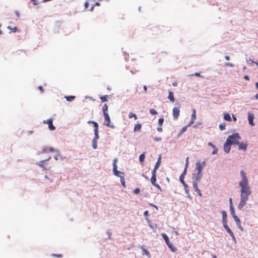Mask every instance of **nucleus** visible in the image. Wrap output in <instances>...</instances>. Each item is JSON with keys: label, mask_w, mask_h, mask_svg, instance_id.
<instances>
[{"label": "nucleus", "mask_w": 258, "mask_h": 258, "mask_svg": "<svg viewBox=\"0 0 258 258\" xmlns=\"http://www.w3.org/2000/svg\"><path fill=\"white\" fill-rule=\"evenodd\" d=\"M93 124L94 127V132L96 130L98 131V124L97 122L96 121H94V122L93 123Z\"/></svg>", "instance_id": "obj_39"}, {"label": "nucleus", "mask_w": 258, "mask_h": 258, "mask_svg": "<svg viewBox=\"0 0 258 258\" xmlns=\"http://www.w3.org/2000/svg\"><path fill=\"white\" fill-rule=\"evenodd\" d=\"M167 245L172 251H175L176 250V248L173 246V244H172L170 242L168 244H167Z\"/></svg>", "instance_id": "obj_35"}, {"label": "nucleus", "mask_w": 258, "mask_h": 258, "mask_svg": "<svg viewBox=\"0 0 258 258\" xmlns=\"http://www.w3.org/2000/svg\"><path fill=\"white\" fill-rule=\"evenodd\" d=\"M143 251L147 256H148L149 257L151 256L150 253L148 250L145 248H143Z\"/></svg>", "instance_id": "obj_38"}, {"label": "nucleus", "mask_w": 258, "mask_h": 258, "mask_svg": "<svg viewBox=\"0 0 258 258\" xmlns=\"http://www.w3.org/2000/svg\"><path fill=\"white\" fill-rule=\"evenodd\" d=\"M38 89H39V90L40 91V92L41 93L43 92V88H42V87L41 86H39L38 87Z\"/></svg>", "instance_id": "obj_54"}, {"label": "nucleus", "mask_w": 258, "mask_h": 258, "mask_svg": "<svg viewBox=\"0 0 258 258\" xmlns=\"http://www.w3.org/2000/svg\"><path fill=\"white\" fill-rule=\"evenodd\" d=\"M194 75L196 76H201L200 74L199 73H196ZM202 77H203V76H201Z\"/></svg>", "instance_id": "obj_58"}, {"label": "nucleus", "mask_w": 258, "mask_h": 258, "mask_svg": "<svg viewBox=\"0 0 258 258\" xmlns=\"http://www.w3.org/2000/svg\"><path fill=\"white\" fill-rule=\"evenodd\" d=\"M120 180L121 185H122L123 187H125L126 185H125V180L123 178V176H122L121 177H120Z\"/></svg>", "instance_id": "obj_34"}, {"label": "nucleus", "mask_w": 258, "mask_h": 258, "mask_svg": "<svg viewBox=\"0 0 258 258\" xmlns=\"http://www.w3.org/2000/svg\"><path fill=\"white\" fill-rule=\"evenodd\" d=\"M225 59L227 60H229L230 59V57L229 56L227 55V56H225Z\"/></svg>", "instance_id": "obj_60"}, {"label": "nucleus", "mask_w": 258, "mask_h": 258, "mask_svg": "<svg viewBox=\"0 0 258 258\" xmlns=\"http://www.w3.org/2000/svg\"><path fill=\"white\" fill-rule=\"evenodd\" d=\"M168 93L169 94L168 98L170 100L171 102H174L175 101V99L174 97L173 93L171 91H169Z\"/></svg>", "instance_id": "obj_18"}, {"label": "nucleus", "mask_w": 258, "mask_h": 258, "mask_svg": "<svg viewBox=\"0 0 258 258\" xmlns=\"http://www.w3.org/2000/svg\"><path fill=\"white\" fill-rule=\"evenodd\" d=\"M208 145L212 147L213 148H215L216 146L213 145L212 143L209 142L208 143Z\"/></svg>", "instance_id": "obj_53"}, {"label": "nucleus", "mask_w": 258, "mask_h": 258, "mask_svg": "<svg viewBox=\"0 0 258 258\" xmlns=\"http://www.w3.org/2000/svg\"><path fill=\"white\" fill-rule=\"evenodd\" d=\"M153 185L154 186H155L156 187H157L158 189H159L160 191L162 190H161V186L159 184H158L157 183H155V184H153Z\"/></svg>", "instance_id": "obj_49"}, {"label": "nucleus", "mask_w": 258, "mask_h": 258, "mask_svg": "<svg viewBox=\"0 0 258 258\" xmlns=\"http://www.w3.org/2000/svg\"><path fill=\"white\" fill-rule=\"evenodd\" d=\"M221 213H222V216L223 225L227 224V213L225 211H222Z\"/></svg>", "instance_id": "obj_13"}, {"label": "nucleus", "mask_w": 258, "mask_h": 258, "mask_svg": "<svg viewBox=\"0 0 258 258\" xmlns=\"http://www.w3.org/2000/svg\"><path fill=\"white\" fill-rule=\"evenodd\" d=\"M239 145L238 146V149L239 150H242L244 151H245L246 150V149H247V144H246V143H239V144H238Z\"/></svg>", "instance_id": "obj_14"}, {"label": "nucleus", "mask_w": 258, "mask_h": 258, "mask_svg": "<svg viewBox=\"0 0 258 258\" xmlns=\"http://www.w3.org/2000/svg\"><path fill=\"white\" fill-rule=\"evenodd\" d=\"M214 151H213V152H212V154H213V155H214V154H217V152H218V149H216V148H214Z\"/></svg>", "instance_id": "obj_52"}, {"label": "nucleus", "mask_w": 258, "mask_h": 258, "mask_svg": "<svg viewBox=\"0 0 258 258\" xmlns=\"http://www.w3.org/2000/svg\"><path fill=\"white\" fill-rule=\"evenodd\" d=\"M241 138L239 136L238 134L235 133L232 135L231 136H230L228 137V138L227 139V140H229V141L230 142V144H234V145H238L239 143V141L240 140Z\"/></svg>", "instance_id": "obj_2"}, {"label": "nucleus", "mask_w": 258, "mask_h": 258, "mask_svg": "<svg viewBox=\"0 0 258 258\" xmlns=\"http://www.w3.org/2000/svg\"><path fill=\"white\" fill-rule=\"evenodd\" d=\"M117 159H115L114 160L113 165H114V164H115V165H116V162H117Z\"/></svg>", "instance_id": "obj_59"}, {"label": "nucleus", "mask_w": 258, "mask_h": 258, "mask_svg": "<svg viewBox=\"0 0 258 258\" xmlns=\"http://www.w3.org/2000/svg\"><path fill=\"white\" fill-rule=\"evenodd\" d=\"M188 126H187V125L186 126H185L184 127H183L180 131L179 134H178V137L180 136V135H181L183 133H184L186 130H187V127H188Z\"/></svg>", "instance_id": "obj_24"}, {"label": "nucleus", "mask_w": 258, "mask_h": 258, "mask_svg": "<svg viewBox=\"0 0 258 258\" xmlns=\"http://www.w3.org/2000/svg\"><path fill=\"white\" fill-rule=\"evenodd\" d=\"M225 124L224 123V124H221L219 125V128L221 130V131H223L225 129Z\"/></svg>", "instance_id": "obj_43"}, {"label": "nucleus", "mask_w": 258, "mask_h": 258, "mask_svg": "<svg viewBox=\"0 0 258 258\" xmlns=\"http://www.w3.org/2000/svg\"><path fill=\"white\" fill-rule=\"evenodd\" d=\"M253 115L250 113H249L248 115V119L249 123L252 126H253L254 124L253 123Z\"/></svg>", "instance_id": "obj_15"}, {"label": "nucleus", "mask_w": 258, "mask_h": 258, "mask_svg": "<svg viewBox=\"0 0 258 258\" xmlns=\"http://www.w3.org/2000/svg\"><path fill=\"white\" fill-rule=\"evenodd\" d=\"M255 98L256 99H258V93H257L255 95Z\"/></svg>", "instance_id": "obj_63"}, {"label": "nucleus", "mask_w": 258, "mask_h": 258, "mask_svg": "<svg viewBox=\"0 0 258 258\" xmlns=\"http://www.w3.org/2000/svg\"><path fill=\"white\" fill-rule=\"evenodd\" d=\"M177 105H178V107H175L172 110L173 116L174 120H176L179 116V108L180 107V105L179 104H177Z\"/></svg>", "instance_id": "obj_4"}, {"label": "nucleus", "mask_w": 258, "mask_h": 258, "mask_svg": "<svg viewBox=\"0 0 258 258\" xmlns=\"http://www.w3.org/2000/svg\"><path fill=\"white\" fill-rule=\"evenodd\" d=\"M163 122H164V118H160L158 119V124L160 126H162V124H163Z\"/></svg>", "instance_id": "obj_41"}, {"label": "nucleus", "mask_w": 258, "mask_h": 258, "mask_svg": "<svg viewBox=\"0 0 258 258\" xmlns=\"http://www.w3.org/2000/svg\"><path fill=\"white\" fill-rule=\"evenodd\" d=\"M230 210L231 212V214L232 215V217H233L234 216H236L235 214V211H234V208L233 207V205H230Z\"/></svg>", "instance_id": "obj_36"}, {"label": "nucleus", "mask_w": 258, "mask_h": 258, "mask_svg": "<svg viewBox=\"0 0 258 258\" xmlns=\"http://www.w3.org/2000/svg\"><path fill=\"white\" fill-rule=\"evenodd\" d=\"M95 121H93V120H89L88 121V123H92L93 124V123Z\"/></svg>", "instance_id": "obj_62"}, {"label": "nucleus", "mask_w": 258, "mask_h": 258, "mask_svg": "<svg viewBox=\"0 0 258 258\" xmlns=\"http://www.w3.org/2000/svg\"><path fill=\"white\" fill-rule=\"evenodd\" d=\"M224 118L227 121H230L231 120L230 115L229 113H225L224 115Z\"/></svg>", "instance_id": "obj_26"}, {"label": "nucleus", "mask_w": 258, "mask_h": 258, "mask_svg": "<svg viewBox=\"0 0 258 258\" xmlns=\"http://www.w3.org/2000/svg\"><path fill=\"white\" fill-rule=\"evenodd\" d=\"M51 255L52 256H55V257H57L58 258H60V257H62V254H52Z\"/></svg>", "instance_id": "obj_47"}, {"label": "nucleus", "mask_w": 258, "mask_h": 258, "mask_svg": "<svg viewBox=\"0 0 258 258\" xmlns=\"http://www.w3.org/2000/svg\"><path fill=\"white\" fill-rule=\"evenodd\" d=\"M233 218L234 219V221H235V222L236 223L238 227V228L242 230V227L241 226L240 220L238 218V217H237L236 216H234L233 217Z\"/></svg>", "instance_id": "obj_17"}, {"label": "nucleus", "mask_w": 258, "mask_h": 258, "mask_svg": "<svg viewBox=\"0 0 258 258\" xmlns=\"http://www.w3.org/2000/svg\"><path fill=\"white\" fill-rule=\"evenodd\" d=\"M188 157H187L186 159V163H185V168L184 169V170L182 172V173L181 174V175H183V176L184 177V175L186 174V170H187V167H188Z\"/></svg>", "instance_id": "obj_19"}, {"label": "nucleus", "mask_w": 258, "mask_h": 258, "mask_svg": "<svg viewBox=\"0 0 258 258\" xmlns=\"http://www.w3.org/2000/svg\"><path fill=\"white\" fill-rule=\"evenodd\" d=\"M184 177L183 176V175H180V177H179V180L180 181V182L182 183V184L183 185V186L185 187H187V184L185 183L184 181Z\"/></svg>", "instance_id": "obj_22"}, {"label": "nucleus", "mask_w": 258, "mask_h": 258, "mask_svg": "<svg viewBox=\"0 0 258 258\" xmlns=\"http://www.w3.org/2000/svg\"><path fill=\"white\" fill-rule=\"evenodd\" d=\"M150 112L152 115H155L158 113L157 111L156 110H155L154 109H150Z\"/></svg>", "instance_id": "obj_40"}, {"label": "nucleus", "mask_w": 258, "mask_h": 258, "mask_svg": "<svg viewBox=\"0 0 258 258\" xmlns=\"http://www.w3.org/2000/svg\"><path fill=\"white\" fill-rule=\"evenodd\" d=\"M196 119V111L195 109H192V114L191 115V119L189 123L187 124V126L191 125L195 121Z\"/></svg>", "instance_id": "obj_12"}, {"label": "nucleus", "mask_w": 258, "mask_h": 258, "mask_svg": "<svg viewBox=\"0 0 258 258\" xmlns=\"http://www.w3.org/2000/svg\"><path fill=\"white\" fill-rule=\"evenodd\" d=\"M43 123L48 124V128L50 131H53L55 129V126L52 124V119L50 118L47 120H44Z\"/></svg>", "instance_id": "obj_6"}, {"label": "nucleus", "mask_w": 258, "mask_h": 258, "mask_svg": "<svg viewBox=\"0 0 258 258\" xmlns=\"http://www.w3.org/2000/svg\"><path fill=\"white\" fill-rule=\"evenodd\" d=\"M113 171L114 175L117 177H120L124 174L123 172L117 170V165H113Z\"/></svg>", "instance_id": "obj_8"}, {"label": "nucleus", "mask_w": 258, "mask_h": 258, "mask_svg": "<svg viewBox=\"0 0 258 258\" xmlns=\"http://www.w3.org/2000/svg\"><path fill=\"white\" fill-rule=\"evenodd\" d=\"M231 144H230V142L229 141V140H227L226 143H225L224 145V151L226 153H228L230 152L231 149Z\"/></svg>", "instance_id": "obj_9"}, {"label": "nucleus", "mask_w": 258, "mask_h": 258, "mask_svg": "<svg viewBox=\"0 0 258 258\" xmlns=\"http://www.w3.org/2000/svg\"><path fill=\"white\" fill-rule=\"evenodd\" d=\"M92 146L94 149H96L97 147V142L96 141H93Z\"/></svg>", "instance_id": "obj_46"}, {"label": "nucleus", "mask_w": 258, "mask_h": 258, "mask_svg": "<svg viewBox=\"0 0 258 258\" xmlns=\"http://www.w3.org/2000/svg\"><path fill=\"white\" fill-rule=\"evenodd\" d=\"M223 227L226 230V231L230 234L233 240H235V237L234 233L232 232L230 228L228 226L227 224L223 225Z\"/></svg>", "instance_id": "obj_11"}, {"label": "nucleus", "mask_w": 258, "mask_h": 258, "mask_svg": "<svg viewBox=\"0 0 258 258\" xmlns=\"http://www.w3.org/2000/svg\"><path fill=\"white\" fill-rule=\"evenodd\" d=\"M154 140L155 141L159 142V141H161V138H160V137L155 138H154Z\"/></svg>", "instance_id": "obj_51"}, {"label": "nucleus", "mask_w": 258, "mask_h": 258, "mask_svg": "<svg viewBox=\"0 0 258 258\" xmlns=\"http://www.w3.org/2000/svg\"><path fill=\"white\" fill-rule=\"evenodd\" d=\"M193 186L195 191H197L200 196H202V194L198 187L197 184L196 183H194L193 184Z\"/></svg>", "instance_id": "obj_21"}, {"label": "nucleus", "mask_w": 258, "mask_h": 258, "mask_svg": "<svg viewBox=\"0 0 258 258\" xmlns=\"http://www.w3.org/2000/svg\"><path fill=\"white\" fill-rule=\"evenodd\" d=\"M144 92L146 93V92L147 91V88L146 86H144Z\"/></svg>", "instance_id": "obj_57"}, {"label": "nucleus", "mask_w": 258, "mask_h": 258, "mask_svg": "<svg viewBox=\"0 0 258 258\" xmlns=\"http://www.w3.org/2000/svg\"><path fill=\"white\" fill-rule=\"evenodd\" d=\"M244 79H245L246 80H249V77L248 76H247V75L244 76Z\"/></svg>", "instance_id": "obj_56"}, {"label": "nucleus", "mask_w": 258, "mask_h": 258, "mask_svg": "<svg viewBox=\"0 0 258 258\" xmlns=\"http://www.w3.org/2000/svg\"><path fill=\"white\" fill-rule=\"evenodd\" d=\"M153 185L154 186H155L156 187H157L158 189H159L160 191L162 190H161V186L159 184H158L157 183H155V184H153Z\"/></svg>", "instance_id": "obj_50"}, {"label": "nucleus", "mask_w": 258, "mask_h": 258, "mask_svg": "<svg viewBox=\"0 0 258 258\" xmlns=\"http://www.w3.org/2000/svg\"><path fill=\"white\" fill-rule=\"evenodd\" d=\"M102 111L103 114L108 113V106L106 104H104L103 107H102Z\"/></svg>", "instance_id": "obj_28"}, {"label": "nucleus", "mask_w": 258, "mask_h": 258, "mask_svg": "<svg viewBox=\"0 0 258 258\" xmlns=\"http://www.w3.org/2000/svg\"><path fill=\"white\" fill-rule=\"evenodd\" d=\"M161 155L159 156L158 159V160L156 162V164H155V165L154 166V167H155V168H158L160 165V163H161Z\"/></svg>", "instance_id": "obj_23"}, {"label": "nucleus", "mask_w": 258, "mask_h": 258, "mask_svg": "<svg viewBox=\"0 0 258 258\" xmlns=\"http://www.w3.org/2000/svg\"><path fill=\"white\" fill-rule=\"evenodd\" d=\"M206 165L205 161H203L202 163H200V162H198L196 163V168L197 169L198 171V174H200L203 168L204 167V166Z\"/></svg>", "instance_id": "obj_5"}, {"label": "nucleus", "mask_w": 258, "mask_h": 258, "mask_svg": "<svg viewBox=\"0 0 258 258\" xmlns=\"http://www.w3.org/2000/svg\"><path fill=\"white\" fill-rule=\"evenodd\" d=\"M140 192V189L139 188H137L135 189L134 190V193L136 195L139 194Z\"/></svg>", "instance_id": "obj_45"}, {"label": "nucleus", "mask_w": 258, "mask_h": 258, "mask_svg": "<svg viewBox=\"0 0 258 258\" xmlns=\"http://www.w3.org/2000/svg\"><path fill=\"white\" fill-rule=\"evenodd\" d=\"M105 118L104 124L111 128H114L115 126L111 123L110 118L108 113L104 114Z\"/></svg>", "instance_id": "obj_3"}, {"label": "nucleus", "mask_w": 258, "mask_h": 258, "mask_svg": "<svg viewBox=\"0 0 258 258\" xmlns=\"http://www.w3.org/2000/svg\"><path fill=\"white\" fill-rule=\"evenodd\" d=\"M162 237L164 239L166 244H168L170 243V241L169 240V238L167 236V235L165 233H162Z\"/></svg>", "instance_id": "obj_20"}, {"label": "nucleus", "mask_w": 258, "mask_h": 258, "mask_svg": "<svg viewBox=\"0 0 258 258\" xmlns=\"http://www.w3.org/2000/svg\"><path fill=\"white\" fill-rule=\"evenodd\" d=\"M225 65L226 66L230 67H234L233 64L232 63H230V62H226V63H225Z\"/></svg>", "instance_id": "obj_48"}, {"label": "nucleus", "mask_w": 258, "mask_h": 258, "mask_svg": "<svg viewBox=\"0 0 258 258\" xmlns=\"http://www.w3.org/2000/svg\"><path fill=\"white\" fill-rule=\"evenodd\" d=\"M64 98H66V99L68 101L71 102V101H73L75 99V96H65Z\"/></svg>", "instance_id": "obj_25"}, {"label": "nucleus", "mask_w": 258, "mask_h": 258, "mask_svg": "<svg viewBox=\"0 0 258 258\" xmlns=\"http://www.w3.org/2000/svg\"><path fill=\"white\" fill-rule=\"evenodd\" d=\"M255 87H256V89H258V82H256L255 83Z\"/></svg>", "instance_id": "obj_64"}, {"label": "nucleus", "mask_w": 258, "mask_h": 258, "mask_svg": "<svg viewBox=\"0 0 258 258\" xmlns=\"http://www.w3.org/2000/svg\"><path fill=\"white\" fill-rule=\"evenodd\" d=\"M145 153H143V154H141L139 156L140 161L141 162H144V161L145 160Z\"/></svg>", "instance_id": "obj_33"}, {"label": "nucleus", "mask_w": 258, "mask_h": 258, "mask_svg": "<svg viewBox=\"0 0 258 258\" xmlns=\"http://www.w3.org/2000/svg\"><path fill=\"white\" fill-rule=\"evenodd\" d=\"M128 117L130 118H131L132 117H134L135 118V119H137V116L136 114L132 113V112H130L129 113V115H128Z\"/></svg>", "instance_id": "obj_37"}, {"label": "nucleus", "mask_w": 258, "mask_h": 258, "mask_svg": "<svg viewBox=\"0 0 258 258\" xmlns=\"http://www.w3.org/2000/svg\"><path fill=\"white\" fill-rule=\"evenodd\" d=\"M150 180L152 185L156 183V176L152 175Z\"/></svg>", "instance_id": "obj_30"}, {"label": "nucleus", "mask_w": 258, "mask_h": 258, "mask_svg": "<svg viewBox=\"0 0 258 258\" xmlns=\"http://www.w3.org/2000/svg\"><path fill=\"white\" fill-rule=\"evenodd\" d=\"M55 150L52 147H44L42 149V152H54Z\"/></svg>", "instance_id": "obj_16"}, {"label": "nucleus", "mask_w": 258, "mask_h": 258, "mask_svg": "<svg viewBox=\"0 0 258 258\" xmlns=\"http://www.w3.org/2000/svg\"><path fill=\"white\" fill-rule=\"evenodd\" d=\"M142 125L141 124H137L135 125L134 131V132L140 131L141 130Z\"/></svg>", "instance_id": "obj_27"}, {"label": "nucleus", "mask_w": 258, "mask_h": 258, "mask_svg": "<svg viewBox=\"0 0 258 258\" xmlns=\"http://www.w3.org/2000/svg\"><path fill=\"white\" fill-rule=\"evenodd\" d=\"M157 130L159 132H162V128L161 127H159L157 128Z\"/></svg>", "instance_id": "obj_55"}, {"label": "nucleus", "mask_w": 258, "mask_h": 258, "mask_svg": "<svg viewBox=\"0 0 258 258\" xmlns=\"http://www.w3.org/2000/svg\"><path fill=\"white\" fill-rule=\"evenodd\" d=\"M44 163H45L44 161H41L39 164L40 166L42 168H44L45 170H48L50 168V167L49 166V167H45L44 166Z\"/></svg>", "instance_id": "obj_31"}, {"label": "nucleus", "mask_w": 258, "mask_h": 258, "mask_svg": "<svg viewBox=\"0 0 258 258\" xmlns=\"http://www.w3.org/2000/svg\"><path fill=\"white\" fill-rule=\"evenodd\" d=\"M158 168H154L153 170L152 171V175L156 176V171Z\"/></svg>", "instance_id": "obj_44"}, {"label": "nucleus", "mask_w": 258, "mask_h": 258, "mask_svg": "<svg viewBox=\"0 0 258 258\" xmlns=\"http://www.w3.org/2000/svg\"><path fill=\"white\" fill-rule=\"evenodd\" d=\"M8 28L10 30H11L12 32H16V31L17 30V27H15L13 28H11L10 26H8Z\"/></svg>", "instance_id": "obj_42"}, {"label": "nucleus", "mask_w": 258, "mask_h": 258, "mask_svg": "<svg viewBox=\"0 0 258 258\" xmlns=\"http://www.w3.org/2000/svg\"><path fill=\"white\" fill-rule=\"evenodd\" d=\"M88 5H89V4L87 2H86V3L85 4L86 9H87L88 7Z\"/></svg>", "instance_id": "obj_61"}, {"label": "nucleus", "mask_w": 258, "mask_h": 258, "mask_svg": "<svg viewBox=\"0 0 258 258\" xmlns=\"http://www.w3.org/2000/svg\"><path fill=\"white\" fill-rule=\"evenodd\" d=\"M109 98L108 95H104L103 96H101L100 97V99L101 100L102 102H106L108 101V98Z\"/></svg>", "instance_id": "obj_29"}, {"label": "nucleus", "mask_w": 258, "mask_h": 258, "mask_svg": "<svg viewBox=\"0 0 258 258\" xmlns=\"http://www.w3.org/2000/svg\"><path fill=\"white\" fill-rule=\"evenodd\" d=\"M239 185L241 187L240 197L248 198V196L251 194L250 188L248 185V183H239Z\"/></svg>", "instance_id": "obj_1"}, {"label": "nucleus", "mask_w": 258, "mask_h": 258, "mask_svg": "<svg viewBox=\"0 0 258 258\" xmlns=\"http://www.w3.org/2000/svg\"><path fill=\"white\" fill-rule=\"evenodd\" d=\"M94 134H95V137H94V139H93V141H96V140H97L99 138V136L98 135V131L96 130L95 131H94Z\"/></svg>", "instance_id": "obj_32"}, {"label": "nucleus", "mask_w": 258, "mask_h": 258, "mask_svg": "<svg viewBox=\"0 0 258 258\" xmlns=\"http://www.w3.org/2000/svg\"><path fill=\"white\" fill-rule=\"evenodd\" d=\"M240 175L242 178V180L241 181L239 182V183H248V179L246 176V174L243 170H241L240 171Z\"/></svg>", "instance_id": "obj_10"}, {"label": "nucleus", "mask_w": 258, "mask_h": 258, "mask_svg": "<svg viewBox=\"0 0 258 258\" xmlns=\"http://www.w3.org/2000/svg\"><path fill=\"white\" fill-rule=\"evenodd\" d=\"M240 202H239L238 205V208L239 209H242L243 206L246 204V201L248 200V198L245 197H240Z\"/></svg>", "instance_id": "obj_7"}]
</instances>
